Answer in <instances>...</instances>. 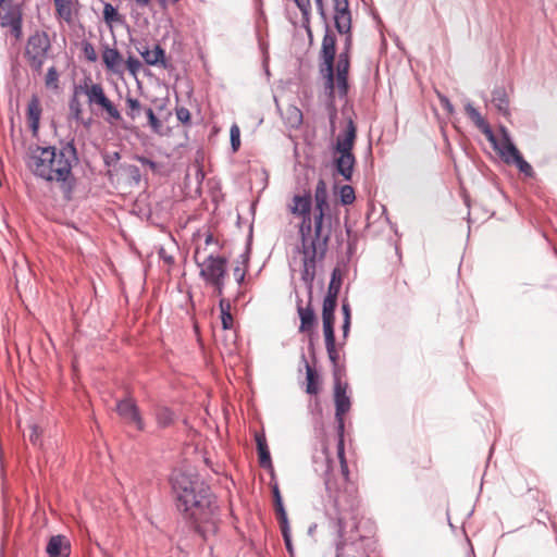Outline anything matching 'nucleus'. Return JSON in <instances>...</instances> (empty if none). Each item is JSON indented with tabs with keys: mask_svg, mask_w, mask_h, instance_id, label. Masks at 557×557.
<instances>
[{
	"mask_svg": "<svg viewBox=\"0 0 557 557\" xmlns=\"http://www.w3.org/2000/svg\"><path fill=\"white\" fill-rule=\"evenodd\" d=\"M314 206L309 193L295 195L288 205L289 212L301 219L299 224L300 252L302 255L301 280L312 294L317 261L327 251L333 228L339 224L337 214H333L329 202L326 183L320 178L314 189Z\"/></svg>",
	"mask_w": 557,
	"mask_h": 557,
	"instance_id": "f257e3e1",
	"label": "nucleus"
},
{
	"mask_svg": "<svg viewBox=\"0 0 557 557\" xmlns=\"http://www.w3.org/2000/svg\"><path fill=\"white\" fill-rule=\"evenodd\" d=\"M177 509L202 534L215 532L218 507L209 486L193 471L177 469L171 475Z\"/></svg>",
	"mask_w": 557,
	"mask_h": 557,
	"instance_id": "f03ea898",
	"label": "nucleus"
},
{
	"mask_svg": "<svg viewBox=\"0 0 557 557\" xmlns=\"http://www.w3.org/2000/svg\"><path fill=\"white\" fill-rule=\"evenodd\" d=\"M76 160V149L71 143L63 145L60 149L51 146H36L29 149L27 165L36 176L45 181L71 186L72 168Z\"/></svg>",
	"mask_w": 557,
	"mask_h": 557,
	"instance_id": "7ed1b4c3",
	"label": "nucleus"
},
{
	"mask_svg": "<svg viewBox=\"0 0 557 557\" xmlns=\"http://www.w3.org/2000/svg\"><path fill=\"white\" fill-rule=\"evenodd\" d=\"M194 259L200 268V277L214 288L216 296L221 297L224 289V278L227 274L226 259L206 255L201 247L196 248Z\"/></svg>",
	"mask_w": 557,
	"mask_h": 557,
	"instance_id": "20e7f679",
	"label": "nucleus"
},
{
	"mask_svg": "<svg viewBox=\"0 0 557 557\" xmlns=\"http://www.w3.org/2000/svg\"><path fill=\"white\" fill-rule=\"evenodd\" d=\"M79 91L84 92L88 107L91 111L100 109L106 113V121L114 124L123 120L121 112L107 96L103 86L100 83H94L91 79H85L82 83Z\"/></svg>",
	"mask_w": 557,
	"mask_h": 557,
	"instance_id": "39448f33",
	"label": "nucleus"
},
{
	"mask_svg": "<svg viewBox=\"0 0 557 557\" xmlns=\"http://www.w3.org/2000/svg\"><path fill=\"white\" fill-rule=\"evenodd\" d=\"M337 306V298L332 296H325L322 306V322H323V335L325 339V348L327 356L334 366L337 364L339 354L336 348L335 334H334V311Z\"/></svg>",
	"mask_w": 557,
	"mask_h": 557,
	"instance_id": "423d86ee",
	"label": "nucleus"
},
{
	"mask_svg": "<svg viewBox=\"0 0 557 557\" xmlns=\"http://www.w3.org/2000/svg\"><path fill=\"white\" fill-rule=\"evenodd\" d=\"M492 144L507 164H515L520 172L524 173L525 175H532V166L523 159L520 151L511 141L509 135L506 132H504L503 138L498 144L495 139Z\"/></svg>",
	"mask_w": 557,
	"mask_h": 557,
	"instance_id": "0eeeda50",
	"label": "nucleus"
},
{
	"mask_svg": "<svg viewBox=\"0 0 557 557\" xmlns=\"http://www.w3.org/2000/svg\"><path fill=\"white\" fill-rule=\"evenodd\" d=\"M49 48L50 40L46 33H36L29 37L25 54L33 70H41Z\"/></svg>",
	"mask_w": 557,
	"mask_h": 557,
	"instance_id": "6e6552de",
	"label": "nucleus"
},
{
	"mask_svg": "<svg viewBox=\"0 0 557 557\" xmlns=\"http://www.w3.org/2000/svg\"><path fill=\"white\" fill-rule=\"evenodd\" d=\"M336 53V37L335 35L326 30L321 46V57L324 61L325 72H326V83L327 86L332 89L334 85V59Z\"/></svg>",
	"mask_w": 557,
	"mask_h": 557,
	"instance_id": "1a4fd4ad",
	"label": "nucleus"
},
{
	"mask_svg": "<svg viewBox=\"0 0 557 557\" xmlns=\"http://www.w3.org/2000/svg\"><path fill=\"white\" fill-rule=\"evenodd\" d=\"M0 25L9 27L15 37L22 32V12L20 7L12 2H0Z\"/></svg>",
	"mask_w": 557,
	"mask_h": 557,
	"instance_id": "9d476101",
	"label": "nucleus"
},
{
	"mask_svg": "<svg viewBox=\"0 0 557 557\" xmlns=\"http://www.w3.org/2000/svg\"><path fill=\"white\" fill-rule=\"evenodd\" d=\"M334 22L339 34H348L351 28V15L348 0H333Z\"/></svg>",
	"mask_w": 557,
	"mask_h": 557,
	"instance_id": "9b49d317",
	"label": "nucleus"
},
{
	"mask_svg": "<svg viewBox=\"0 0 557 557\" xmlns=\"http://www.w3.org/2000/svg\"><path fill=\"white\" fill-rule=\"evenodd\" d=\"M346 384L336 381L334 386L335 417L338 421V430L344 431V414L350 409V399L346 394Z\"/></svg>",
	"mask_w": 557,
	"mask_h": 557,
	"instance_id": "f8f14e48",
	"label": "nucleus"
},
{
	"mask_svg": "<svg viewBox=\"0 0 557 557\" xmlns=\"http://www.w3.org/2000/svg\"><path fill=\"white\" fill-rule=\"evenodd\" d=\"M116 411L127 422L135 424L139 431L145 429V423L140 416L139 409L133 399L125 398L117 401Z\"/></svg>",
	"mask_w": 557,
	"mask_h": 557,
	"instance_id": "ddd939ff",
	"label": "nucleus"
},
{
	"mask_svg": "<svg viewBox=\"0 0 557 557\" xmlns=\"http://www.w3.org/2000/svg\"><path fill=\"white\" fill-rule=\"evenodd\" d=\"M82 88V84L74 87L73 95L69 101V111L70 119L74 120L76 123L82 124L85 128H89L92 124L91 117H84V109L81 102V97L84 96L83 91H79Z\"/></svg>",
	"mask_w": 557,
	"mask_h": 557,
	"instance_id": "4468645a",
	"label": "nucleus"
},
{
	"mask_svg": "<svg viewBox=\"0 0 557 557\" xmlns=\"http://www.w3.org/2000/svg\"><path fill=\"white\" fill-rule=\"evenodd\" d=\"M357 137V127L351 120L347 123L346 129L339 134L336 139L335 150L337 153L352 152Z\"/></svg>",
	"mask_w": 557,
	"mask_h": 557,
	"instance_id": "2eb2a0df",
	"label": "nucleus"
},
{
	"mask_svg": "<svg viewBox=\"0 0 557 557\" xmlns=\"http://www.w3.org/2000/svg\"><path fill=\"white\" fill-rule=\"evenodd\" d=\"M42 114V108L37 95H33L26 109L27 124L34 136L37 135Z\"/></svg>",
	"mask_w": 557,
	"mask_h": 557,
	"instance_id": "dca6fc26",
	"label": "nucleus"
},
{
	"mask_svg": "<svg viewBox=\"0 0 557 557\" xmlns=\"http://www.w3.org/2000/svg\"><path fill=\"white\" fill-rule=\"evenodd\" d=\"M46 552L49 557H69L71 553L70 541L64 535H53L47 544Z\"/></svg>",
	"mask_w": 557,
	"mask_h": 557,
	"instance_id": "f3484780",
	"label": "nucleus"
},
{
	"mask_svg": "<svg viewBox=\"0 0 557 557\" xmlns=\"http://www.w3.org/2000/svg\"><path fill=\"white\" fill-rule=\"evenodd\" d=\"M465 111L474 125L486 136L487 140L494 143L492 128L480 112L470 102L465 106Z\"/></svg>",
	"mask_w": 557,
	"mask_h": 557,
	"instance_id": "a211bd4d",
	"label": "nucleus"
},
{
	"mask_svg": "<svg viewBox=\"0 0 557 557\" xmlns=\"http://www.w3.org/2000/svg\"><path fill=\"white\" fill-rule=\"evenodd\" d=\"M139 53L146 64L152 66H161L163 69L168 67L165 61V51L159 45H156L152 49L145 48L144 50H139Z\"/></svg>",
	"mask_w": 557,
	"mask_h": 557,
	"instance_id": "6ab92c4d",
	"label": "nucleus"
},
{
	"mask_svg": "<svg viewBox=\"0 0 557 557\" xmlns=\"http://www.w3.org/2000/svg\"><path fill=\"white\" fill-rule=\"evenodd\" d=\"M349 65H350L349 55L347 54V52H342L338 55V61H337V65H336V83L343 94H346L347 87H348L347 76H348Z\"/></svg>",
	"mask_w": 557,
	"mask_h": 557,
	"instance_id": "aec40b11",
	"label": "nucleus"
},
{
	"mask_svg": "<svg viewBox=\"0 0 557 557\" xmlns=\"http://www.w3.org/2000/svg\"><path fill=\"white\" fill-rule=\"evenodd\" d=\"M301 301L298 302L297 312L300 319L299 332L309 333L315 324V314L311 307V301L306 307H302Z\"/></svg>",
	"mask_w": 557,
	"mask_h": 557,
	"instance_id": "412c9836",
	"label": "nucleus"
},
{
	"mask_svg": "<svg viewBox=\"0 0 557 557\" xmlns=\"http://www.w3.org/2000/svg\"><path fill=\"white\" fill-rule=\"evenodd\" d=\"M355 162L356 159L352 152L339 153L335 159L336 170L346 181L351 180Z\"/></svg>",
	"mask_w": 557,
	"mask_h": 557,
	"instance_id": "4be33fe9",
	"label": "nucleus"
},
{
	"mask_svg": "<svg viewBox=\"0 0 557 557\" xmlns=\"http://www.w3.org/2000/svg\"><path fill=\"white\" fill-rule=\"evenodd\" d=\"M102 61L108 71L117 73L123 63V58L117 49L106 47L102 51Z\"/></svg>",
	"mask_w": 557,
	"mask_h": 557,
	"instance_id": "5701e85b",
	"label": "nucleus"
},
{
	"mask_svg": "<svg viewBox=\"0 0 557 557\" xmlns=\"http://www.w3.org/2000/svg\"><path fill=\"white\" fill-rule=\"evenodd\" d=\"M153 416L159 428L165 429L174 424L175 413L165 406L158 405L153 408Z\"/></svg>",
	"mask_w": 557,
	"mask_h": 557,
	"instance_id": "b1692460",
	"label": "nucleus"
},
{
	"mask_svg": "<svg viewBox=\"0 0 557 557\" xmlns=\"http://www.w3.org/2000/svg\"><path fill=\"white\" fill-rule=\"evenodd\" d=\"M256 443L258 449L259 465L262 468H270L272 466V461L265 436L263 434H257Z\"/></svg>",
	"mask_w": 557,
	"mask_h": 557,
	"instance_id": "393cba45",
	"label": "nucleus"
},
{
	"mask_svg": "<svg viewBox=\"0 0 557 557\" xmlns=\"http://www.w3.org/2000/svg\"><path fill=\"white\" fill-rule=\"evenodd\" d=\"M411 467L416 476H419L422 471L430 470L432 467V458L428 453H417L411 457Z\"/></svg>",
	"mask_w": 557,
	"mask_h": 557,
	"instance_id": "a878e982",
	"label": "nucleus"
},
{
	"mask_svg": "<svg viewBox=\"0 0 557 557\" xmlns=\"http://www.w3.org/2000/svg\"><path fill=\"white\" fill-rule=\"evenodd\" d=\"M306 392L311 395H317L320 392V380L317 371L306 363Z\"/></svg>",
	"mask_w": 557,
	"mask_h": 557,
	"instance_id": "bb28decb",
	"label": "nucleus"
},
{
	"mask_svg": "<svg viewBox=\"0 0 557 557\" xmlns=\"http://www.w3.org/2000/svg\"><path fill=\"white\" fill-rule=\"evenodd\" d=\"M220 311H221V322L223 330H232L234 324V319L231 313V304L225 298L220 299Z\"/></svg>",
	"mask_w": 557,
	"mask_h": 557,
	"instance_id": "cd10ccee",
	"label": "nucleus"
},
{
	"mask_svg": "<svg viewBox=\"0 0 557 557\" xmlns=\"http://www.w3.org/2000/svg\"><path fill=\"white\" fill-rule=\"evenodd\" d=\"M57 15L70 22L72 18V0H53Z\"/></svg>",
	"mask_w": 557,
	"mask_h": 557,
	"instance_id": "c85d7f7f",
	"label": "nucleus"
},
{
	"mask_svg": "<svg viewBox=\"0 0 557 557\" xmlns=\"http://www.w3.org/2000/svg\"><path fill=\"white\" fill-rule=\"evenodd\" d=\"M102 14H103L104 22L110 27H112L113 24L122 23V21H123L122 15L117 12V10L111 3L104 4Z\"/></svg>",
	"mask_w": 557,
	"mask_h": 557,
	"instance_id": "c756f323",
	"label": "nucleus"
},
{
	"mask_svg": "<svg viewBox=\"0 0 557 557\" xmlns=\"http://www.w3.org/2000/svg\"><path fill=\"white\" fill-rule=\"evenodd\" d=\"M272 492H273L274 506H275L277 520H278V522L285 523L286 519H287V515H286L285 508L283 506V500H282V496H281L278 486L274 485Z\"/></svg>",
	"mask_w": 557,
	"mask_h": 557,
	"instance_id": "7c9ffc66",
	"label": "nucleus"
},
{
	"mask_svg": "<svg viewBox=\"0 0 557 557\" xmlns=\"http://www.w3.org/2000/svg\"><path fill=\"white\" fill-rule=\"evenodd\" d=\"M492 103L504 114L508 113V97L505 90L498 89L493 92Z\"/></svg>",
	"mask_w": 557,
	"mask_h": 557,
	"instance_id": "2f4dec72",
	"label": "nucleus"
},
{
	"mask_svg": "<svg viewBox=\"0 0 557 557\" xmlns=\"http://www.w3.org/2000/svg\"><path fill=\"white\" fill-rule=\"evenodd\" d=\"M125 103H126V109H127L126 114L132 120H135L141 111V103L139 102V100L132 98V97H126Z\"/></svg>",
	"mask_w": 557,
	"mask_h": 557,
	"instance_id": "473e14b6",
	"label": "nucleus"
},
{
	"mask_svg": "<svg viewBox=\"0 0 557 557\" xmlns=\"http://www.w3.org/2000/svg\"><path fill=\"white\" fill-rule=\"evenodd\" d=\"M339 199L344 206L354 203L356 200L355 189L350 185H344L339 189Z\"/></svg>",
	"mask_w": 557,
	"mask_h": 557,
	"instance_id": "72a5a7b5",
	"label": "nucleus"
},
{
	"mask_svg": "<svg viewBox=\"0 0 557 557\" xmlns=\"http://www.w3.org/2000/svg\"><path fill=\"white\" fill-rule=\"evenodd\" d=\"M341 286H342V280L341 277H337V270H334L333 273H332V278H331V282L329 284V288H327V296H332L334 298H337L338 296V293L341 290Z\"/></svg>",
	"mask_w": 557,
	"mask_h": 557,
	"instance_id": "f704fd0d",
	"label": "nucleus"
},
{
	"mask_svg": "<svg viewBox=\"0 0 557 557\" xmlns=\"http://www.w3.org/2000/svg\"><path fill=\"white\" fill-rule=\"evenodd\" d=\"M341 473L343 475V480L345 482V493H349L350 496H352L356 493V488L352 486L349 480V468L347 462H343L341 465Z\"/></svg>",
	"mask_w": 557,
	"mask_h": 557,
	"instance_id": "c9c22d12",
	"label": "nucleus"
},
{
	"mask_svg": "<svg viewBox=\"0 0 557 557\" xmlns=\"http://www.w3.org/2000/svg\"><path fill=\"white\" fill-rule=\"evenodd\" d=\"M45 84L48 88L57 89L59 87V74L54 66L48 69L46 74Z\"/></svg>",
	"mask_w": 557,
	"mask_h": 557,
	"instance_id": "e433bc0d",
	"label": "nucleus"
},
{
	"mask_svg": "<svg viewBox=\"0 0 557 557\" xmlns=\"http://www.w3.org/2000/svg\"><path fill=\"white\" fill-rule=\"evenodd\" d=\"M231 136V146L234 152H236L240 147V129L238 125L233 124L230 129Z\"/></svg>",
	"mask_w": 557,
	"mask_h": 557,
	"instance_id": "4c0bfd02",
	"label": "nucleus"
},
{
	"mask_svg": "<svg viewBox=\"0 0 557 557\" xmlns=\"http://www.w3.org/2000/svg\"><path fill=\"white\" fill-rule=\"evenodd\" d=\"M146 112V115L148 117V122H149V125L151 127V129L154 132V133H160V129L162 127V123L161 121L156 116L153 110L151 108H147L145 110Z\"/></svg>",
	"mask_w": 557,
	"mask_h": 557,
	"instance_id": "58836bf2",
	"label": "nucleus"
},
{
	"mask_svg": "<svg viewBox=\"0 0 557 557\" xmlns=\"http://www.w3.org/2000/svg\"><path fill=\"white\" fill-rule=\"evenodd\" d=\"M125 64H126V67L128 70V72L133 75V76H137L139 70L141 69L143 64L141 62L133 57V55H129L127 58V60L125 61Z\"/></svg>",
	"mask_w": 557,
	"mask_h": 557,
	"instance_id": "ea45409f",
	"label": "nucleus"
},
{
	"mask_svg": "<svg viewBox=\"0 0 557 557\" xmlns=\"http://www.w3.org/2000/svg\"><path fill=\"white\" fill-rule=\"evenodd\" d=\"M325 486L327 492L334 497L335 502L339 503L343 498V495L341 494L337 484L333 480L327 479L325 481Z\"/></svg>",
	"mask_w": 557,
	"mask_h": 557,
	"instance_id": "a19ab883",
	"label": "nucleus"
},
{
	"mask_svg": "<svg viewBox=\"0 0 557 557\" xmlns=\"http://www.w3.org/2000/svg\"><path fill=\"white\" fill-rule=\"evenodd\" d=\"M337 457L341 465H343V462H347L345 457L344 431L341 430H338Z\"/></svg>",
	"mask_w": 557,
	"mask_h": 557,
	"instance_id": "79ce46f5",
	"label": "nucleus"
},
{
	"mask_svg": "<svg viewBox=\"0 0 557 557\" xmlns=\"http://www.w3.org/2000/svg\"><path fill=\"white\" fill-rule=\"evenodd\" d=\"M176 117L183 124H188L190 122V112L185 107L176 108Z\"/></svg>",
	"mask_w": 557,
	"mask_h": 557,
	"instance_id": "37998d69",
	"label": "nucleus"
},
{
	"mask_svg": "<svg viewBox=\"0 0 557 557\" xmlns=\"http://www.w3.org/2000/svg\"><path fill=\"white\" fill-rule=\"evenodd\" d=\"M294 2L304 15H308L311 12L310 0H294Z\"/></svg>",
	"mask_w": 557,
	"mask_h": 557,
	"instance_id": "c03bdc74",
	"label": "nucleus"
},
{
	"mask_svg": "<svg viewBox=\"0 0 557 557\" xmlns=\"http://www.w3.org/2000/svg\"><path fill=\"white\" fill-rule=\"evenodd\" d=\"M281 531L286 544V547L288 550H290V536H289V528H288V520L286 519V522H280Z\"/></svg>",
	"mask_w": 557,
	"mask_h": 557,
	"instance_id": "a18cd8bd",
	"label": "nucleus"
},
{
	"mask_svg": "<svg viewBox=\"0 0 557 557\" xmlns=\"http://www.w3.org/2000/svg\"><path fill=\"white\" fill-rule=\"evenodd\" d=\"M84 53L88 61H90V62L97 61V53L91 44H89V42L85 44Z\"/></svg>",
	"mask_w": 557,
	"mask_h": 557,
	"instance_id": "49530a36",
	"label": "nucleus"
},
{
	"mask_svg": "<svg viewBox=\"0 0 557 557\" xmlns=\"http://www.w3.org/2000/svg\"><path fill=\"white\" fill-rule=\"evenodd\" d=\"M233 274H234L235 280L238 283H242L246 275V269L244 267L236 265L233 270Z\"/></svg>",
	"mask_w": 557,
	"mask_h": 557,
	"instance_id": "de8ad7c7",
	"label": "nucleus"
},
{
	"mask_svg": "<svg viewBox=\"0 0 557 557\" xmlns=\"http://www.w3.org/2000/svg\"><path fill=\"white\" fill-rule=\"evenodd\" d=\"M290 111H292L293 124L294 125L300 124L301 120H302V114H301L300 110H298L297 108H293Z\"/></svg>",
	"mask_w": 557,
	"mask_h": 557,
	"instance_id": "09e8293b",
	"label": "nucleus"
},
{
	"mask_svg": "<svg viewBox=\"0 0 557 557\" xmlns=\"http://www.w3.org/2000/svg\"><path fill=\"white\" fill-rule=\"evenodd\" d=\"M343 314H344V321H350V308L348 304H343L342 306Z\"/></svg>",
	"mask_w": 557,
	"mask_h": 557,
	"instance_id": "8fccbe9b",
	"label": "nucleus"
},
{
	"mask_svg": "<svg viewBox=\"0 0 557 557\" xmlns=\"http://www.w3.org/2000/svg\"><path fill=\"white\" fill-rule=\"evenodd\" d=\"M318 12L325 16L324 1L323 0H314Z\"/></svg>",
	"mask_w": 557,
	"mask_h": 557,
	"instance_id": "3c124183",
	"label": "nucleus"
},
{
	"mask_svg": "<svg viewBox=\"0 0 557 557\" xmlns=\"http://www.w3.org/2000/svg\"><path fill=\"white\" fill-rule=\"evenodd\" d=\"M347 38H346V44H345V50L343 52H347V54L349 55V50H350V47H351V36H350V32L347 34Z\"/></svg>",
	"mask_w": 557,
	"mask_h": 557,
	"instance_id": "603ef678",
	"label": "nucleus"
},
{
	"mask_svg": "<svg viewBox=\"0 0 557 557\" xmlns=\"http://www.w3.org/2000/svg\"><path fill=\"white\" fill-rule=\"evenodd\" d=\"M350 329V321H344L343 322V335L346 337L348 335Z\"/></svg>",
	"mask_w": 557,
	"mask_h": 557,
	"instance_id": "864d4df0",
	"label": "nucleus"
},
{
	"mask_svg": "<svg viewBox=\"0 0 557 557\" xmlns=\"http://www.w3.org/2000/svg\"><path fill=\"white\" fill-rule=\"evenodd\" d=\"M213 242H214L213 235L212 234H208L206 236V239H205V245L206 246L211 245Z\"/></svg>",
	"mask_w": 557,
	"mask_h": 557,
	"instance_id": "5fc2aeb1",
	"label": "nucleus"
},
{
	"mask_svg": "<svg viewBox=\"0 0 557 557\" xmlns=\"http://www.w3.org/2000/svg\"><path fill=\"white\" fill-rule=\"evenodd\" d=\"M135 2L140 7H146L149 4L150 0H135Z\"/></svg>",
	"mask_w": 557,
	"mask_h": 557,
	"instance_id": "6e6d98bb",
	"label": "nucleus"
},
{
	"mask_svg": "<svg viewBox=\"0 0 557 557\" xmlns=\"http://www.w3.org/2000/svg\"><path fill=\"white\" fill-rule=\"evenodd\" d=\"M140 161L143 162V164H148L150 165L151 168H154V163L148 159H140Z\"/></svg>",
	"mask_w": 557,
	"mask_h": 557,
	"instance_id": "4d7b16f0",
	"label": "nucleus"
},
{
	"mask_svg": "<svg viewBox=\"0 0 557 557\" xmlns=\"http://www.w3.org/2000/svg\"><path fill=\"white\" fill-rule=\"evenodd\" d=\"M35 438H38V435H30V441H35Z\"/></svg>",
	"mask_w": 557,
	"mask_h": 557,
	"instance_id": "13d9d810",
	"label": "nucleus"
},
{
	"mask_svg": "<svg viewBox=\"0 0 557 557\" xmlns=\"http://www.w3.org/2000/svg\"><path fill=\"white\" fill-rule=\"evenodd\" d=\"M35 438H38V435H30V441H35Z\"/></svg>",
	"mask_w": 557,
	"mask_h": 557,
	"instance_id": "bf43d9fd",
	"label": "nucleus"
},
{
	"mask_svg": "<svg viewBox=\"0 0 557 557\" xmlns=\"http://www.w3.org/2000/svg\"><path fill=\"white\" fill-rule=\"evenodd\" d=\"M35 438H38V435H30V441H35Z\"/></svg>",
	"mask_w": 557,
	"mask_h": 557,
	"instance_id": "052dcab7",
	"label": "nucleus"
},
{
	"mask_svg": "<svg viewBox=\"0 0 557 557\" xmlns=\"http://www.w3.org/2000/svg\"><path fill=\"white\" fill-rule=\"evenodd\" d=\"M165 260H166L168 262H172V257H170V258H169V257H165Z\"/></svg>",
	"mask_w": 557,
	"mask_h": 557,
	"instance_id": "680f3d73",
	"label": "nucleus"
},
{
	"mask_svg": "<svg viewBox=\"0 0 557 557\" xmlns=\"http://www.w3.org/2000/svg\"><path fill=\"white\" fill-rule=\"evenodd\" d=\"M0 2H13V0H0Z\"/></svg>",
	"mask_w": 557,
	"mask_h": 557,
	"instance_id": "e2e57ef3",
	"label": "nucleus"
}]
</instances>
